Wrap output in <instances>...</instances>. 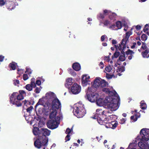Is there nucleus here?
<instances>
[{"instance_id":"obj_27","label":"nucleus","mask_w":149,"mask_h":149,"mask_svg":"<svg viewBox=\"0 0 149 149\" xmlns=\"http://www.w3.org/2000/svg\"><path fill=\"white\" fill-rule=\"evenodd\" d=\"M106 111H102V109H97L96 110L97 115L98 116H100V115H101L104 113H105Z\"/></svg>"},{"instance_id":"obj_54","label":"nucleus","mask_w":149,"mask_h":149,"mask_svg":"<svg viewBox=\"0 0 149 149\" xmlns=\"http://www.w3.org/2000/svg\"><path fill=\"white\" fill-rule=\"evenodd\" d=\"M35 92L36 93H39L40 92V89L38 87H36L35 89Z\"/></svg>"},{"instance_id":"obj_20","label":"nucleus","mask_w":149,"mask_h":149,"mask_svg":"<svg viewBox=\"0 0 149 149\" xmlns=\"http://www.w3.org/2000/svg\"><path fill=\"white\" fill-rule=\"evenodd\" d=\"M72 68L74 70L76 71H79L81 68L80 64L78 63H75L72 65Z\"/></svg>"},{"instance_id":"obj_32","label":"nucleus","mask_w":149,"mask_h":149,"mask_svg":"<svg viewBox=\"0 0 149 149\" xmlns=\"http://www.w3.org/2000/svg\"><path fill=\"white\" fill-rule=\"evenodd\" d=\"M141 108L142 109H146L147 108V105L143 101L141 102Z\"/></svg>"},{"instance_id":"obj_5","label":"nucleus","mask_w":149,"mask_h":149,"mask_svg":"<svg viewBox=\"0 0 149 149\" xmlns=\"http://www.w3.org/2000/svg\"><path fill=\"white\" fill-rule=\"evenodd\" d=\"M56 114H53V113H51L49 118L50 119L47 123L48 128L51 129H54L57 128L59 123L57 122V119L59 117H56Z\"/></svg>"},{"instance_id":"obj_30","label":"nucleus","mask_w":149,"mask_h":149,"mask_svg":"<svg viewBox=\"0 0 149 149\" xmlns=\"http://www.w3.org/2000/svg\"><path fill=\"white\" fill-rule=\"evenodd\" d=\"M149 139L148 138V136L146 135V134H143L142 135L141 138V140L143 142L147 141Z\"/></svg>"},{"instance_id":"obj_59","label":"nucleus","mask_w":149,"mask_h":149,"mask_svg":"<svg viewBox=\"0 0 149 149\" xmlns=\"http://www.w3.org/2000/svg\"><path fill=\"white\" fill-rule=\"evenodd\" d=\"M116 26V25L115 24H113L110 26L109 27V28L110 29H112L114 30Z\"/></svg>"},{"instance_id":"obj_13","label":"nucleus","mask_w":149,"mask_h":149,"mask_svg":"<svg viewBox=\"0 0 149 149\" xmlns=\"http://www.w3.org/2000/svg\"><path fill=\"white\" fill-rule=\"evenodd\" d=\"M131 34L132 33L131 32L128 31L126 33V36L120 42V43L119 44V45L123 46L125 45V46L126 47V44L128 39Z\"/></svg>"},{"instance_id":"obj_19","label":"nucleus","mask_w":149,"mask_h":149,"mask_svg":"<svg viewBox=\"0 0 149 149\" xmlns=\"http://www.w3.org/2000/svg\"><path fill=\"white\" fill-rule=\"evenodd\" d=\"M134 54V52L130 49H128L127 51L125 52V54L127 55H130L128 57V59L130 60L132 59V57L133 56V54Z\"/></svg>"},{"instance_id":"obj_38","label":"nucleus","mask_w":149,"mask_h":149,"mask_svg":"<svg viewBox=\"0 0 149 149\" xmlns=\"http://www.w3.org/2000/svg\"><path fill=\"white\" fill-rule=\"evenodd\" d=\"M141 48L145 50H147V49H149L146 46V43L144 42H142V45Z\"/></svg>"},{"instance_id":"obj_11","label":"nucleus","mask_w":149,"mask_h":149,"mask_svg":"<svg viewBox=\"0 0 149 149\" xmlns=\"http://www.w3.org/2000/svg\"><path fill=\"white\" fill-rule=\"evenodd\" d=\"M43 140H44L41 138L40 136H38V138L34 142V145L35 147L39 149L42 146H46L47 145V143H46L44 145L45 143H43Z\"/></svg>"},{"instance_id":"obj_23","label":"nucleus","mask_w":149,"mask_h":149,"mask_svg":"<svg viewBox=\"0 0 149 149\" xmlns=\"http://www.w3.org/2000/svg\"><path fill=\"white\" fill-rule=\"evenodd\" d=\"M149 53V49H147L145 50L144 51L141 53V54L144 58H148L149 57V54H148Z\"/></svg>"},{"instance_id":"obj_26","label":"nucleus","mask_w":149,"mask_h":149,"mask_svg":"<svg viewBox=\"0 0 149 149\" xmlns=\"http://www.w3.org/2000/svg\"><path fill=\"white\" fill-rule=\"evenodd\" d=\"M14 1L15 0H10V2H11V3H10V10L14 9L15 7Z\"/></svg>"},{"instance_id":"obj_36","label":"nucleus","mask_w":149,"mask_h":149,"mask_svg":"<svg viewBox=\"0 0 149 149\" xmlns=\"http://www.w3.org/2000/svg\"><path fill=\"white\" fill-rule=\"evenodd\" d=\"M117 51L116 50V51L114 53L113 55L112 56V58H117L120 55V52H117Z\"/></svg>"},{"instance_id":"obj_9","label":"nucleus","mask_w":149,"mask_h":149,"mask_svg":"<svg viewBox=\"0 0 149 149\" xmlns=\"http://www.w3.org/2000/svg\"><path fill=\"white\" fill-rule=\"evenodd\" d=\"M109 113V111H107L105 113L97 116V121L99 124L101 125H105L107 122H108L109 119L107 117L106 114Z\"/></svg>"},{"instance_id":"obj_44","label":"nucleus","mask_w":149,"mask_h":149,"mask_svg":"<svg viewBox=\"0 0 149 149\" xmlns=\"http://www.w3.org/2000/svg\"><path fill=\"white\" fill-rule=\"evenodd\" d=\"M105 69L107 71L109 72L111 71L112 69L110 65H109L106 67Z\"/></svg>"},{"instance_id":"obj_4","label":"nucleus","mask_w":149,"mask_h":149,"mask_svg":"<svg viewBox=\"0 0 149 149\" xmlns=\"http://www.w3.org/2000/svg\"><path fill=\"white\" fill-rule=\"evenodd\" d=\"M111 102L107 105V108L111 111H116L119 107L120 97L118 95L112 96L110 99Z\"/></svg>"},{"instance_id":"obj_60","label":"nucleus","mask_w":149,"mask_h":149,"mask_svg":"<svg viewBox=\"0 0 149 149\" xmlns=\"http://www.w3.org/2000/svg\"><path fill=\"white\" fill-rule=\"evenodd\" d=\"M35 79L34 78H32L31 79V84L33 83L34 84V82H35Z\"/></svg>"},{"instance_id":"obj_18","label":"nucleus","mask_w":149,"mask_h":149,"mask_svg":"<svg viewBox=\"0 0 149 149\" xmlns=\"http://www.w3.org/2000/svg\"><path fill=\"white\" fill-rule=\"evenodd\" d=\"M102 91L107 93L110 94L112 95V96L117 95H118L117 92L115 91H110L109 89L108 88H105L102 89Z\"/></svg>"},{"instance_id":"obj_6","label":"nucleus","mask_w":149,"mask_h":149,"mask_svg":"<svg viewBox=\"0 0 149 149\" xmlns=\"http://www.w3.org/2000/svg\"><path fill=\"white\" fill-rule=\"evenodd\" d=\"M93 88V86H92L91 87H88L86 93L87 99L91 102H95L99 97V95L98 93L93 92L92 91V90Z\"/></svg>"},{"instance_id":"obj_21","label":"nucleus","mask_w":149,"mask_h":149,"mask_svg":"<svg viewBox=\"0 0 149 149\" xmlns=\"http://www.w3.org/2000/svg\"><path fill=\"white\" fill-rule=\"evenodd\" d=\"M66 81L65 85L67 88H69L73 83L72 79L71 78H68L66 80Z\"/></svg>"},{"instance_id":"obj_61","label":"nucleus","mask_w":149,"mask_h":149,"mask_svg":"<svg viewBox=\"0 0 149 149\" xmlns=\"http://www.w3.org/2000/svg\"><path fill=\"white\" fill-rule=\"evenodd\" d=\"M104 38H105V36L104 35H103L102 36L101 38V41L102 42H103L104 41Z\"/></svg>"},{"instance_id":"obj_14","label":"nucleus","mask_w":149,"mask_h":149,"mask_svg":"<svg viewBox=\"0 0 149 149\" xmlns=\"http://www.w3.org/2000/svg\"><path fill=\"white\" fill-rule=\"evenodd\" d=\"M118 124L117 121H111V122L109 121L107 122L104 125L107 128H111L113 129H114Z\"/></svg>"},{"instance_id":"obj_56","label":"nucleus","mask_w":149,"mask_h":149,"mask_svg":"<svg viewBox=\"0 0 149 149\" xmlns=\"http://www.w3.org/2000/svg\"><path fill=\"white\" fill-rule=\"evenodd\" d=\"M141 26L139 25H137L136 26V28L137 30H139L141 28Z\"/></svg>"},{"instance_id":"obj_31","label":"nucleus","mask_w":149,"mask_h":149,"mask_svg":"<svg viewBox=\"0 0 149 149\" xmlns=\"http://www.w3.org/2000/svg\"><path fill=\"white\" fill-rule=\"evenodd\" d=\"M96 104L99 106H101L103 104V100L101 98H99L97 99V100L95 101Z\"/></svg>"},{"instance_id":"obj_48","label":"nucleus","mask_w":149,"mask_h":149,"mask_svg":"<svg viewBox=\"0 0 149 149\" xmlns=\"http://www.w3.org/2000/svg\"><path fill=\"white\" fill-rule=\"evenodd\" d=\"M126 121V119L125 118H123L121 119L119 121V123L120 124H124Z\"/></svg>"},{"instance_id":"obj_3","label":"nucleus","mask_w":149,"mask_h":149,"mask_svg":"<svg viewBox=\"0 0 149 149\" xmlns=\"http://www.w3.org/2000/svg\"><path fill=\"white\" fill-rule=\"evenodd\" d=\"M73 111L74 115L78 118L83 117L86 113V111L84 107V105L80 102L75 104L74 107Z\"/></svg>"},{"instance_id":"obj_51","label":"nucleus","mask_w":149,"mask_h":149,"mask_svg":"<svg viewBox=\"0 0 149 149\" xmlns=\"http://www.w3.org/2000/svg\"><path fill=\"white\" fill-rule=\"evenodd\" d=\"M71 132V130L69 128H67L65 131V133L68 135H69Z\"/></svg>"},{"instance_id":"obj_16","label":"nucleus","mask_w":149,"mask_h":149,"mask_svg":"<svg viewBox=\"0 0 149 149\" xmlns=\"http://www.w3.org/2000/svg\"><path fill=\"white\" fill-rule=\"evenodd\" d=\"M17 92H13L10 97V101L13 104L15 105L16 100L17 98Z\"/></svg>"},{"instance_id":"obj_2","label":"nucleus","mask_w":149,"mask_h":149,"mask_svg":"<svg viewBox=\"0 0 149 149\" xmlns=\"http://www.w3.org/2000/svg\"><path fill=\"white\" fill-rule=\"evenodd\" d=\"M46 104L47 106L46 109H49L50 107V109L52 111L51 113L53 112L54 114H57V110L61 107V103L57 97L53 99L51 103L47 102Z\"/></svg>"},{"instance_id":"obj_24","label":"nucleus","mask_w":149,"mask_h":149,"mask_svg":"<svg viewBox=\"0 0 149 149\" xmlns=\"http://www.w3.org/2000/svg\"><path fill=\"white\" fill-rule=\"evenodd\" d=\"M54 93L52 92L47 93L45 94V97L47 99H52L54 98Z\"/></svg>"},{"instance_id":"obj_50","label":"nucleus","mask_w":149,"mask_h":149,"mask_svg":"<svg viewBox=\"0 0 149 149\" xmlns=\"http://www.w3.org/2000/svg\"><path fill=\"white\" fill-rule=\"evenodd\" d=\"M110 22L108 20H105L104 22V24L105 26H107L109 24Z\"/></svg>"},{"instance_id":"obj_37","label":"nucleus","mask_w":149,"mask_h":149,"mask_svg":"<svg viewBox=\"0 0 149 149\" xmlns=\"http://www.w3.org/2000/svg\"><path fill=\"white\" fill-rule=\"evenodd\" d=\"M25 88L26 90L29 91H32L33 89L31 85L29 84H27L25 86Z\"/></svg>"},{"instance_id":"obj_25","label":"nucleus","mask_w":149,"mask_h":149,"mask_svg":"<svg viewBox=\"0 0 149 149\" xmlns=\"http://www.w3.org/2000/svg\"><path fill=\"white\" fill-rule=\"evenodd\" d=\"M22 103H23L24 105L23 108H24L25 106L27 107L31 104V103L30 101L26 100L22 101Z\"/></svg>"},{"instance_id":"obj_12","label":"nucleus","mask_w":149,"mask_h":149,"mask_svg":"<svg viewBox=\"0 0 149 149\" xmlns=\"http://www.w3.org/2000/svg\"><path fill=\"white\" fill-rule=\"evenodd\" d=\"M81 91V87L77 83L74 84L71 88V91L74 94L79 93Z\"/></svg>"},{"instance_id":"obj_57","label":"nucleus","mask_w":149,"mask_h":149,"mask_svg":"<svg viewBox=\"0 0 149 149\" xmlns=\"http://www.w3.org/2000/svg\"><path fill=\"white\" fill-rule=\"evenodd\" d=\"M36 84H37L38 86H40L41 84V82L39 80H36Z\"/></svg>"},{"instance_id":"obj_43","label":"nucleus","mask_w":149,"mask_h":149,"mask_svg":"<svg viewBox=\"0 0 149 149\" xmlns=\"http://www.w3.org/2000/svg\"><path fill=\"white\" fill-rule=\"evenodd\" d=\"M135 116H136L135 117L134 116H132L130 118L131 119L133 120L134 122L136 121L137 120L138 118L139 117H137L136 116H137L136 114L135 115Z\"/></svg>"},{"instance_id":"obj_22","label":"nucleus","mask_w":149,"mask_h":149,"mask_svg":"<svg viewBox=\"0 0 149 149\" xmlns=\"http://www.w3.org/2000/svg\"><path fill=\"white\" fill-rule=\"evenodd\" d=\"M117 17L116 14L114 13H111L109 15V18L111 20L114 21L116 20Z\"/></svg>"},{"instance_id":"obj_53","label":"nucleus","mask_w":149,"mask_h":149,"mask_svg":"<svg viewBox=\"0 0 149 149\" xmlns=\"http://www.w3.org/2000/svg\"><path fill=\"white\" fill-rule=\"evenodd\" d=\"M19 80L16 79L14 81V84L15 85H16L17 84H19Z\"/></svg>"},{"instance_id":"obj_55","label":"nucleus","mask_w":149,"mask_h":149,"mask_svg":"<svg viewBox=\"0 0 149 149\" xmlns=\"http://www.w3.org/2000/svg\"><path fill=\"white\" fill-rule=\"evenodd\" d=\"M99 66L100 67V68L101 69L103 68L104 67V65L103 63L102 62H101L99 64Z\"/></svg>"},{"instance_id":"obj_1","label":"nucleus","mask_w":149,"mask_h":149,"mask_svg":"<svg viewBox=\"0 0 149 149\" xmlns=\"http://www.w3.org/2000/svg\"><path fill=\"white\" fill-rule=\"evenodd\" d=\"M33 132V134L35 136L38 135L40 136L44 140H43V143L45 145L48 142V138L46 136H48L50 134L51 131L47 129L41 128L40 129L37 127H34Z\"/></svg>"},{"instance_id":"obj_40","label":"nucleus","mask_w":149,"mask_h":149,"mask_svg":"<svg viewBox=\"0 0 149 149\" xmlns=\"http://www.w3.org/2000/svg\"><path fill=\"white\" fill-rule=\"evenodd\" d=\"M141 38L142 40L145 41L147 39V36L146 34H142Z\"/></svg>"},{"instance_id":"obj_63","label":"nucleus","mask_w":149,"mask_h":149,"mask_svg":"<svg viewBox=\"0 0 149 149\" xmlns=\"http://www.w3.org/2000/svg\"><path fill=\"white\" fill-rule=\"evenodd\" d=\"M4 56H3L2 55L0 56V61H2L3 60L4 58Z\"/></svg>"},{"instance_id":"obj_28","label":"nucleus","mask_w":149,"mask_h":149,"mask_svg":"<svg viewBox=\"0 0 149 149\" xmlns=\"http://www.w3.org/2000/svg\"><path fill=\"white\" fill-rule=\"evenodd\" d=\"M17 65V64L16 63L13 62L12 63H10V67L12 70H14L16 69Z\"/></svg>"},{"instance_id":"obj_49","label":"nucleus","mask_w":149,"mask_h":149,"mask_svg":"<svg viewBox=\"0 0 149 149\" xmlns=\"http://www.w3.org/2000/svg\"><path fill=\"white\" fill-rule=\"evenodd\" d=\"M6 2L4 0H0V6H3L5 4Z\"/></svg>"},{"instance_id":"obj_46","label":"nucleus","mask_w":149,"mask_h":149,"mask_svg":"<svg viewBox=\"0 0 149 149\" xmlns=\"http://www.w3.org/2000/svg\"><path fill=\"white\" fill-rule=\"evenodd\" d=\"M29 78L28 75L27 74H24L23 75V79L24 81H26Z\"/></svg>"},{"instance_id":"obj_42","label":"nucleus","mask_w":149,"mask_h":149,"mask_svg":"<svg viewBox=\"0 0 149 149\" xmlns=\"http://www.w3.org/2000/svg\"><path fill=\"white\" fill-rule=\"evenodd\" d=\"M111 13L110 11L106 9L104 10L103 11V14L105 15H107L109 14V15Z\"/></svg>"},{"instance_id":"obj_15","label":"nucleus","mask_w":149,"mask_h":149,"mask_svg":"<svg viewBox=\"0 0 149 149\" xmlns=\"http://www.w3.org/2000/svg\"><path fill=\"white\" fill-rule=\"evenodd\" d=\"M90 77L86 75H83L81 77V84L83 86H86L88 84V82L89 81Z\"/></svg>"},{"instance_id":"obj_58","label":"nucleus","mask_w":149,"mask_h":149,"mask_svg":"<svg viewBox=\"0 0 149 149\" xmlns=\"http://www.w3.org/2000/svg\"><path fill=\"white\" fill-rule=\"evenodd\" d=\"M117 43V41L116 40H112V44L113 45H115ZM114 46L115 47V45H114Z\"/></svg>"},{"instance_id":"obj_45","label":"nucleus","mask_w":149,"mask_h":149,"mask_svg":"<svg viewBox=\"0 0 149 149\" xmlns=\"http://www.w3.org/2000/svg\"><path fill=\"white\" fill-rule=\"evenodd\" d=\"M33 109V107L32 106H31L26 109V111L27 112L30 113L31 112Z\"/></svg>"},{"instance_id":"obj_17","label":"nucleus","mask_w":149,"mask_h":149,"mask_svg":"<svg viewBox=\"0 0 149 149\" xmlns=\"http://www.w3.org/2000/svg\"><path fill=\"white\" fill-rule=\"evenodd\" d=\"M140 141L138 143V145L141 149H149V145L147 143Z\"/></svg>"},{"instance_id":"obj_29","label":"nucleus","mask_w":149,"mask_h":149,"mask_svg":"<svg viewBox=\"0 0 149 149\" xmlns=\"http://www.w3.org/2000/svg\"><path fill=\"white\" fill-rule=\"evenodd\" d=\"M149 139L148 138V136L146 135V134H143L142 135L141 138V140L143 142L147 141Z\"/></svg>"},{"instance_id":"obj_7","label":"nucleus","mask_w":149,"mask_h":149,"mask_svg":"<svg viewBox=\"0 0 149 149\" xmlns=\"http://www.w3.org/2000/svg\"><path fill=\"white\" fill-rule=\"evenodd\" d=\"M108 85V82L104 80L97 77L94 80L93 84L92 86L96 88L98 87L103 88L106 87Z\"/></svg>"},{"instance_id":"obj_33","label":"nucleus","mask_w":149,"mask_h":149,"mask_svg":"<svg viewBox=\"0 0 149 149\" xmlns=\"http://www.w3.org/2000/svg\"><path fill=\"white\" fill-rule=\"evenodd\" d=\"M116 26L118 28V29H120L122 27V22L120 21H117L116 22Z\"/></svg>"},{"instance_id":"obj_52","label":"nucleus","mask_w":149,"mask_h":149,"mask_svg":"<svg viewBox=\"0 0 149 149\" xmlns=\"http://www.w3.org/2000/svg\"><path fill=\"white\" fill-rule=\"evenodd\" d=\"M70 139V135H67L65 138V142H66L67 141H69Z\"/></svg>"},{"instance_id":"obj_41","label":"nucleus","mask_w":149,"mask_h":149,"mask_svg":"<svg viewBox=\"0 0 149 149\" xmlns=\"http://www.w3.org/2000/svg\"><path fill=\"white\" fill-rule=\"evenodd\" d=\"M109 119H110L111 120H115L116 118V115H114L109 116Z\"/></svg>"},{"instance_id":"obj_39","label":"nucleus","mask_w":149,"mask_h":149,"mask_svg":"<svg viewBox=\"0 0 149 149\" xmlns=\"http://www.w3.org/2000/svg\"><path fill=\"white\" fill-rule=\"evenodd\" d=\"M140 134L142 135L147 134V133L146 132V129L143 128L141 129L140 132Z\"/></svg>"},{"instance_id":"obj_35","label":"nucleus","mask_w":149,"mask_h":149,"mask_svg":"<svg viewBox=\"0 0 149 149\" xmlns=\"http://www.w3.org/2000/svg\"><path fill=\"white\" fill-rule=\"evenodd\" d=\"M97 17L98 19H103L104 18V15L103 14L100 13L97 15Z\"/></svg>"},{"instance_id":"obj_10","label":"nucleus","mask_w":149,"mask_h":149,"mask_svg":"<svg viewBox=\"0 0 149 149\" xmlns=\"http://www.w3.org/2000/svg\"><path fill=\"white\" fill-rule=\"evenodd\" d=\"M115 46L116 50L120 51L121 54H123V55H121L119 57L118 60L122 61H124L125 59V52L124 51L126 47L125 45L123 46L120 45H119V46L118 45H115Z\"/></svg>"},{"instance_id":"obj_34","label":"nucleus","mask_w":149,"mask_h":149,"mask_svg":"<svg viewBox=\"0 0 149 149\" xmlns=\"http://www.w3.org/2000/svg\"><path fill=\"white\" fill-rule=\"evenodd\" d=\"M125 70V68L124 66H122L121 67H118V68L116 70V71L118 72H123Z\"/></svg>"},{"instance_id":"obj_47","label":"nucleus","mask_w":149,"mask_h":149,"mask_svg":"<svg viewBox=\"0 0 149 149\" xmlns=\"http://www.w3.org/2000/svg\"><path fill=\"white\" fill-rule=\"evenodd\" d=\"M25 73L28 72V74L30 75L32 73V71H31V69H30L26 68V71L25 72Z\"/></svg>"},{"instance_id":"obj_62","label":"nucleus","mask_w":149,"mask_h":149,"mask_svg":"<svg viewBox=\"0 0 149 149\" xmlns=\"http://www.w3.org/2000/svg\"><path fill=\"white\" fill-rule=\"evenodd\" d=\"M36 83L34 82V84H33V83H31L30 85H31L32 87V88H35L36 86Z\"/></svg>"},{"instance_id":"obj_64","label":"nucleus","mask_w":149,"mask_h":149,"mask_svg":"<svg viewBox=\"0 0 149 149\" xmlns=\"http://www.w3.org/2000/svg\"><path fill=\"white\" fill-rule=\"evenodd\" d=\"M107 77L108 79H110L112 78V75L107 74Z\"/></svg>"},{"instance_id":"obj_8","label":"nucleus","mask_w":149,"mask_h":149,"mask_svg":"<svg viewBox=\"0 0 149 149\" xmlns=\"http://www.w3.org/2000/svg\"><path fill=\"white\" fill-rule=\"evenodd\" d=\"M24 95H26V93L24 90H20L17 92V98L16 100L15 106L17 107L22 106V100L24 99Z\"/></svg>"}]
</instances>
